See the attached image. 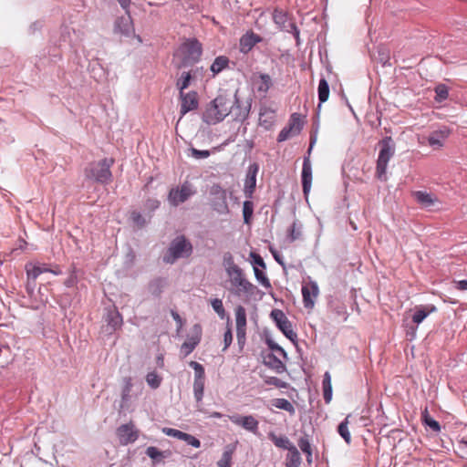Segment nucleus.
I'll return each mask as SVG.
<instances>
[{
  "instance_id": "obj_1",
  "label": "nucleus",
  "mask_w": 467,
  "mask_h": 467,
  "mask_svg": "<svg viewBox=\"0 0 467 467\" xmlns=\"http://www.w3.org/2000/svg\"><path fill=\"white\" fill-rule=\"evenodd\" d=\"M237 102L236 94H220L206 108L202 119L207 124H216L227 117Z\"/></svg>"
},
{
  "instance_id": "obj_2",
  "label": "nucleus",
  "mask_w": 467,
  "mask_h": 467,
  "mask_svg": "<svg viewBox=\"0 0 467 467\" xmlns=\"http://www.w3.org/2000/svg\"><path fill=\"white\" fill-rule=\"evenodd\" d=\"M231 285L230 291L238 297H249L254 295L255 286L244 276L243 270L235 264L231 263L226 268Z\"/></svg>"
},
{
  "instance_id": "obj_3",
  "label": "nucleus",
  "mask_w": 467,
  "mask_h": 467,
  "mask_svg": "<svg viewBox=\"0 0 467 467\" xmlns=\"http://www.w3.org/2000/svg\"><path fill=\"white\" fill-rule=\"evenodd\" d=\"M114 164L112 158H103L89 162L84 169L85 178L101 184H109L112 181L111 167Z\"/></svg>"
},
{
  "instance_id": "obj_4",
  "label": "nucleus",
  "mask_w": 467,
  "mask_h": 467,
  "mask_svg": "<svg viewBox=\"0 0 467 467\" xmlns=\"http://www.w3.org/2000/svg\"><path fill=\"white\" fill-rule=\"evenodd\" d=\"M379 148L376 165V176L380 181H386V171L389 160L394 156L396 144L390 136H386L378 142Z\"/></svg>"
},
{
  "instance_id": "obj_5",
  "label": "nucleus",
  "mask_w": 467,
  "mask_h": 467,
  "mask_svg": "<svg viewBox=\"0 0 467 467\" xmlns=\"http://www.w3.org/2000/svg\"><path fill=\"white\" fill-rule=\"evenodd\" d=\"M192 251V246L184 236L175 238L163 257V261L167 264H173L177 259L188 257Z\"/></svg>"
},
{
  "instance_id": "obj_6",
  "label": "nucleus",
  "mask_w": 467,
  "mask_h": 467,
  "mask_svg": "<svg viewBox=\"0 0 467 467\" xmlns=\"http://www.w3.org/2000/svg\"><path fill=\"white\" fill-rule=\"evenodd\" d=\"M182 62L178 67H186L197 62L202 55V46L196 39L186 40L179 49Z\"/></svg>"
},
{
  "instance_id": "obj_7",
  "label": "nucleus",
  "mask_w": 467,
  "mask_h": 467,
  "mask_svg": "<svg viewBox=\"0 0 467 467\" xmlns=\"http://www.w3.org/2000/svg\"><path fill=\"white\" fill-rule=\"evenodd\" d=\"M195 193L192 186L188 182H183L181 186L171 188L168 194V202L172 206H178L179 204L186 202L191 196Z\"/></svg>"
},
{
  "instance_id": "obj_8",
  "label": "nucleus",
  "mask_w": 467,
  "mask_h": 467,
  "mask_svg": "<svg viewBox=\"0 0 467 467\" xmlns=\"http://www.w3.org/2000/svg\"><path fill=\"white\" fill-rule=\"evenodd\" d=\"M202 329L201 325L195 324L192 329L191 333L188 336L187 339L181 347V352L184 355V357L188 356L190 353L193 351V349L197 347L202 339Z\"/></svg>"
},
{
  "instance_id": "obj_9",
  "label": "nucleus",
  "mask_w": 467,
  "mask_h": 467,
  "mask_svg": "<svg viewBox=\"0 0 467 467\" xmlns=\"http://www.w3.org/2000/svg\"><path fill=\"white\" fill-rule=\"evenodd\" d=\"M236 336L238 344L243 347L245 343L246 336V311L242 306H237L234 309Z\"/></svg>"
},
{
  "instance_id": "obj_10",
  "label": "nucleus",
  "mask_w": 467,
  "mask_h": 467,
  "mask_svg": "<svg viewBox=\"0 0 467 467\" xmlns=\"http://www.w3.org/2000/svg\"><path fill=\"white\" fill-rule=\"evenodd\" d=\"M116 433L121 445L132 443L139 438V431L135 429L132 422L120 425Z\"/></svg>"
},
{
  "instance_id": "obj_11",
  "label": "nucleus",
  "mask_w": 467,
  "mask_h": 467,
  "mask_svg": "<svg viewBox=\"0 0 467 467\" xmlns=\"http://www.w3.org/2000/svg\"><path fill=\"white\" fill-rule=\"evenodd\" d=\"M26 270L28 280L32 279L33 281L44 273H52L55 275H58L62 273L58 265H55L53 268H50L47 264H28L26 265Z\"/></svg>"
},
{
  "instance_id": "obj_12",
  "label": "nucleus",
  "mask_w": 467,
  "mask_h": 467,
  "mask_svg": "<svg viewBox=\"0 0 467 467\" xmlns=\"http://www.w3.org/2000/svg\"><path fill=\"white\" fill-rule=\"evenodd\" d=\"M126 11V16L118 17L114 24V33L123 36H130L134 35V26L130 11Z\"/></svg>"
},
{
  "instance_id": "obj_13",
  "label": "nucleus",
  "mask_w": 467,
  "mask_h": 467,
  "mask_svg": "<svg viewBox=\"0 0 467 467\" xmlns=\"http://www.w3.org/2000/svg\"><path fill=\"white\" fill-rule=\"evenodd\" d=\"M259 171V165L257 163H252L249 165L245 181L244 192L246 198L251 199L256 187V175Z\"/></svg>"
},
{
  "instance_id": "obj_14",
  "label": "nucleus",
  "mask_w": 467,
  "mask_h": 467,
  "mask_svg": "<svg viewBox=\"0 0 467 467\" xmlns=\"http://www.w3.org/2000/svg\"><path fill=\"white\" fill-rule=\"evenodd\" d=\"M181 99V109L180 113L181 117L184 116L189 111L194 110L198 108V94L195 91H191L188 93L180 92Z\"/></svg>"
},
{
  "instance_id": "obj_15",
  "label": "nucleus",
  "mask_w": 467,
  "mask_h": 467,
  "mask_svg": "<svg viewBox=\"0 0 467 467\" xmlns=\"http://www.w3.org/2000/svg\"><path fill=\"white\" fill-rule=\"evenodd\" d=\"M318 295V286L316 282H305L302 286L303 302L306 308H313L315 299Z\"/></svg>"
},
{
  "instance_id": "obj_16",
  "label": "nucleus",
  "mask_w": 467,
  "mask_h": 467,
  "mask_svg": "<svg viewBox=\"0 0 467 467\" xmlns=\"http://www.w3.org/2000/svg\"><path fill=\"white\" fill-rule=\"evenodd\" d=\"M228 418L234 424L241 426L253 433L257 432L259 422L254 416L231 415Z\"/></svg>"
},
{
  "instance_id": "obj_17",
  "label": "nucleus",
  "mask_w": 467,
  "mask_h": 467,
  "mask_svg": "<svg viewBox=\"0 0 467 467\" xmlns=\"http://www.w3.org/2000/svg\"><path fill=\"white\" fill-rule=\"evenodd\" d=\"M284 358L282 356L276 353H264L263 360L265 366L273 368L277 373H281L285 370Z\"/></svg>"
},
{
  "instance_id": "obj_18",
  "label": "nucleus",
  "mask_w": 467,
  "mask_h": 467,
  "mask_svg": "<svg viewBox=\"0 0 467 467\" xmlns=\"http://www.w3.org/2000/svg\"><path fill=\"white\" fill-rule=\"evenodd\" d=\"M302 187L303 192L307 197L312 183V167L308 157H305L302 169Z\"/></svg>"
},
{
  "instance_id": "obj_19",
  "label": "nucleus",
  "mask_w": 467,
  "mask_h": 467,
  "mask_svg": "<svg viewBox=\"0 0 467 467\" xmlns=\"http://www.w3.org/2000/svg\"><path fill=\"white\" fill-rule=\"evenodd\" d=\"M250 109L251 103L249 101L242 102L237 98V102L233 107L230 114H232L234 120L244 121L248 118Z\"/></svg>"
},
{
  "instance_id": "obj_20",
  "label": "nucleus",
  "mask_w": 467,
  "mask_h": 467,
  "mask_svg": "<svg viewBox=\"0 0 467 467\" xmlns=\"http://www.w3.org/2000/svg\"><path fill=\"white\" fill-rule=\"evenodd\" d=\"M105 321L107 323V331H109V333H112L119 329L123 323L122 316L117 309L109 310L105 317Z\"/></svg>"
},
{
  "instance_id": "obj_21",
  "label": "nucleus",
  "mask_w": 467,
  "mask_h": 467,
  "mask_svg": "<svg viewBox=\"0 0 467 467\" xmlns=\"http://www.w3.org/2000/svg\"><path fill=\"white\" fill-rule=\"evenodd\" d=\"M275 111L267 107H262L259 113V125L265 130H270L275 122Z\"/></svg>"
},
{
  "instance_id": "obj_22",
  "label": "nucleus",
  "mask_w": 467,
  "mask_h": 467,
  "mask_svg": "<svg viewBox=\"0 0 467 467\" xmlns=\"http://www.w3.org/2000/svg\"><path fill=\"white\" fill-rule=\"evenodd\" d=\"M413 197L421 207L426 209H431L436 203L440 202L436 196L422 191L414 192Z\"/></svg>"
},
{
  "instance_id": "obj_23",
  "label": "nucleus",
  "mask_w": 467,
  "mask_h": 467,
  "mask_svg": "<svg viewBox=\"0 0 467 467\" xmlns=\"http://www.w3.org/2000/svg\"><path fill=\"white\" fill-rule=\"evenodd\" d=\"M261 41V37L254 32H247L240 39V51L244 54H247L255 44Z\"/></svg>"
},
{
  "instance_id": "obj_24",
  "label": "nucleus",
  "mask_w": 467,
  "mask_h": 467,
  "mask_svg": "<svg viewBox=\"0 0 467 467\" xmlns=\"http://www.w3.org/2000/svg\"><path fill=\"white\" fill-rule=\"evenodd\" d=\"M449 130H440L431 132L428 138V142L431 147L441 148L443 145V140L449 136Z\"/></svg>"
},
{
  "instance_id": "obj_25",
  "label": "nucleus",
  "mask_w": 467,
  "mask_h": 467,
  "mask_svg": "<svg viewBox=\"0 0 467 467\" xmlns=\"http://www.w3.org/2000/svg\"><path fill=\"white\" fill-rule=\"evenodd\" d=\"M436 307L434 306H420L415 308V312L412 316V322L416 325L420 324L431 313L435 312Z\"/></svg>"
},
{
  "instance_id": "obj_26",
  "label": "nucleus",
  "mask_w": 467,
  "mask_h": 467,
  "mask_svg": "<svg viewBox=\"0 0 467 467\" xmlns=\"http://www.w3.org/2000/svg\"><path fill=\"white\" fill-rule=\"evenodd\" d=\"M272 318L275 321L278 327L284 332V334L288 337L290 340H292V330H285V324L286 323V317L283 313V311L279 309H274L271 312Z\"/></svg>"
},
{
  "instance_id": "obj_27",
  "label": "nucleus",
  "mask_w": 467,
  "mask_h": 467,
  "mask_svg": "<svg viewBox=\"0 0 467 467\" xmlns=\"http://www.w3.org/2000/svg\"><path fill=\"white\" fill-rule=\"evenodd\" d=\"M274 20L283 29L288 30L289 27H292V22L288 14L281 9L275 10Z\"/></svg>"
},
{
  "instance_id": "obj_28",
  "label": "nucleus",
  "mask_w": 467,
  "mask_h": 467,
  "mask_svg": "<svg viewBox=\"0 0 467 467\" xmlns=\"http://www.w3.org/2000/svg\"><path fill=\"white\" fill-rule=\"evenodd\" d=\"M235 447L232 444L225 446L221 459L217 462L218 467H231L232 458L234 453Z\"/></svg>"
},
{
  "instance_id": "obj_29",
  "label": "nucleus",
  "mask_w": 467,
  "mask_h": 467,
  "mask_svg": "<svg viewBox=\"0 0 467 467\" xmlns=\"http://www.w3.org/2000/svg\"><path fill=\"white\" fill-rule=\"evenodd\" d=\"M258 92L265 93L272 85L271 78L266 74H261L254 80Z\"/></svg>"
},
{
  "instance_id": "obj_30",
  "label": "nucleus",
  "mask_w": 467,
  "mask_h": 467,
  "mask_svg": "<svg viewBox=\"0 0 467 467\" xmlns=\"http://www.w3.org/2000/svg\"><path fill=\"white\" fill-rule=\"evenodd\" d=\"M323 387V397L326 403H329L332 400V385H331V376L329 372H325L323 376L322 381Z\"/></svg>"
},
{
  "instance_id": "obj_31",
  "label": "nucleus",
  "mask_w": 467,
  "mask_h": 467,
  "mask_svg": "<svg viewBox=\"0 0 467 467\" xmlns=\"http://www.w3.org/2000/svg\"><path fill=\"white\" fill-rule=\"evenodd\" d=\"M265 341L270 350L269 353H276L277 355L282 356L284 358H286V353L277 343L275 342V340L268 333H265Z\"/></svg>"
},
{
  "instance_id": "obj_32",
  "label": "nucleus",
  "mask_w": 467,
  "mask_h": 467,
  "mask_svg": "<svg viewBox=\"0 0 467 467\" xmlns=\"http://www.w3.org/2000/svg\"><path fill=\"white\" fill-rule=\"evenodd\" d=\"M298 447L300 450L306 453V461L308 464L312 463V448L309 442L308 435L305 434L304 437H301L298 441Z\"/></svg>"
},
{
  "instance_id": "obj_33",
  "label": "nucleus",
  "mask_w": 467,
  "mask_h": 467,
  "mask_svg": "<svg viewBox=\"0 0 467 467\" xmlns=\"http://www.w3.org/2000/svg\"><path fill=\"white\" fill-rule=\"evenodd\" d=\"M317 94L320 103H324L328 99L329 85L324 78L319 80Z\"/></svg>"
},
{
  "instance_id": "obj_34",
  "label": "nucleus",
  "mask_w": 467,
  "mask_h": 467,
  "mask_svg": "<svg viewBox=\"0 0 467 467\" xmlns=\"http://www.w3.org/2000/svg\"><path fill=\"white\" fill-rule=\"evenodd\" d=\"M229 59L227 57L220 56L217 57L211 66V70L213 74H218L228 67Z\"/></svg>"
},
{
  "instance_id": "obj_35",
  "label": "nucleus",
  "mask_w": 467,
  "mask_h": 467,
  "mask_svg": "<svg viewBox=\"0 0 467 467\" xmlns=\"http://www.w3.org/2000/svg\"><path fill=\"white\" fill-rule=\"evenodd\" d=\"M350 415H348L343 421L337 426L338 434L344 439V441L349 444L351 441L350 432L348 431V419Z\"/></svg>"
},
{
  "instance_id": "obj_36",
  "label": "nucleus",
  "mask_w": 467,
  "mask_h": 467,
  "mask_svg": "<svg viewBox=\"0 0 467 467\" xmlns=\"http://www.w3.org/2000/svg\"><path fill=\"white\" fill-rule=\"evenodd\" d=\"M421 420L422 422L429 426L433 431L438 432L441 431L440 423L430 416L427 408L421 412Z\"/></svg>"
},
{
  "instance_id": "obj_37",
  "label": "nucleus",
  "mask_w": 467,
  "mask_h": 467,
  "mask_svg": "<svg viewBox=\"0 0 467 467\" xmlns=\"http://www.w3.org/2000/svg\"><path fill=\"white\" fill-rule=\"evenodd\" d=\"M211 194L215 196V198L222 202V205L224 208H227L226 205V192L220 185H213L210 191Z\"/></svg>"
},
{
  "instance_id": "obj_38",
  "label": "nucleus",
  "mask_w": 467,
  "mask_h": 467,
  "mask_svg": "<svg viewBox=\"0 0 467 467\" xmlns=\"http://www.w3.org/2000/svg\"><path fill=\"white\" fill-rule=\"evenodd\" d=\"M269 438L276 447L290 450V441L286 437L277 436L274 433H269Z\"/></svg>"
},
{
  "instance_id": "obj_39",
  "label": "nucleus",
  "mask_w": 467,
  "mask_h": 467,
  "mask_svg": "<svg viewBox=\"0 0 467 467\" xmlns=\"http://www.w3.org/2000/svg\"><path fill=\"white\" fill-rule=\"evenodd\" d=\"M205 379H194L193 393L197 402H200L203 397Z\"/></svg>"
},
{
  "instance_id": "obj_40",
  "label": "nucleus",
  "mask_w": 467,
  "mask_h": 467,
  "mask_svg": "<svg viewBox=\"0 0 467 467\" xmlns=\"http://www.w3.org/2000/svg\"><path fill=\"white\" fill-rule=\"evenodd\" d=\"M254 213V203L251 201H245L243 205L244 222L249 224Z\"/></svg>"
},
{
  "instance_id": "obj_41",
  "label": "nucleus",
  "mask_w": 467,
  "mask_h": 467,
  "mask_svg": "<svg viewBox=\"0 0 467 467\" xmlns=\"http://www.w3.org/2000/svg\"><path fill=\"white\" fill-rule=\"evenodd\" d=\"M435 93H436V97H435V99L436 101L438 102H442L443 100H445L448 96H449V90H448V88L446 85L444 84H439L436 88H435Z\"/></svg>"
},
{
  "instance_id": "obj_42",
  "label": "nucleus",
  "mask_w": 467,
  "mask_h": 467,
  "mask_svg": "<svg viewBox=\"0 0 467 467\" xmlns=\"http://www.w3.org/2000/svg\"><path fill=\"white\" fill-rule=\"evenodd\" d=\"M191 78L192 75L190 72H182L181 78L177 81V87L180 89V92H183V90L189 87Z\"/></svg>"
},
{
  "instance_id": "obj_43",
  "label": "nucleus",
  "mask_w": 467,
  "mask_h": 467,
  "mask_svg": "<svg viewBox=\"0 0 467 467\" xmlns=\"http://www.w3.org/2000/svg\"><path fill=\"white\" fill-rule=\"evenodd\" d=\"M146 381L150 387L157 389L161 385V378L156 372H150L146 376Z\"/></svg>"
},
{
  "instance_id": "obj_44",
  "label": "nucleus",
  "mask_w": 467,
  "mask_h": 467,
  "mask_svg": "<svg viewBox=\"0 0 467 467\" xmlns=\"http://www.w3.org/2000/svg\"><path fill=\"white\" fill-rule=\"evenodd\" d=\"M190 366L194 369V379H205L204 368L200 363L191 361Z\"/></svg>"
},
{
  "instance_id": "obj_45",
  "label": "nucleus",
  "mask_w": 467,
  "mask_h": 467,
  "mask_svg": "<svg viewBox=\"0 0 467 467\" xmlns=\"http://www.w3.org/2000/svg\"><path fill=\"white\" fill-rule=\"evenodd\" d=\"M254 271L255 278L262 285H264L265 287H269L271 285L269 279L266 277L265 274L261 269H259L258 267H254Z\"/></svg>"
},
{
  "instance_id": "obj_46",
  "label": "nucleus",
  "mask_w": 467,
  "mask_h": 467,
  "mask_svg": "<svg viewBox=\"0 0 467 467\" xmlns=\"http://www.w3.org/2000/svg\"><path fill=\"white\" fill-rule=\"evenodd\" d=\"M211 305L217 315L221 318H223L225 316V309L223 307V301L219 298H215L212 300Z\"/></svg>"
},
{
  "instance_id": "obj_47",
  "label": "nucleus",
  "mask_w": 467,
  "mask_h": 467,
  "mask_svg": "<svg viewBox=\"0 0 467 467\" xmlns=\"http://www.w3.org/2000/svg\"><path fill=\"white\" fill-rule=\"evenodd\" d=\"M272 405L275 406V408L282 409L285 410H292V404L285 399H275L272 401Z\"/></svg>"
},
{
  "instance_id": "obj_48",
  "label": "nucleus",
  "mask_w": 467,
  "mask_h": 467,
  "mask_svg": "<svg viewBox=\"0 0 467 467\" xmlns=\"http://www.w3.org/2000/svg\"><path fill=\"white\" fill-rule=\"evenodd\" d=\"M146 454L152 460H161L164 457L163 451H161L158 448L154 446H150L146 450Z\"/></svg>"
},
{
  "instance_id": "obj_49",
  "label": "nucleus",
  "mask_w": 467,
  "mask_h": 467,
  "mask_svg": "<svg viewBox=\"0 0 467 467\" xmlns=\"http://www.w3.org/2000/svg\"><path fill=\"white\" fill-rule=\"evenodd\" d=\"M162 432L167 436H171L178 440H182L185 435V432L172 428H163Z\"/></svg>"
},
{
  "instance_id": "obj_50",
  "label": "nucleus",
  "mask_w": 467,
  "mask_h": 467,
  "mask_svg": "<svg viewBox=\"0 0 467 467\" xmlns=\"http://www.w3.org/2000/svg\"><path fill=\"white\" fill-rule=\"evenodd\" d=\"M291 131H292V122H289V123L287 124V126H286V127H285V128L280 131V133L278 134L277 141H278V142H282V141H285V140H286L287 139H289L290 134H291Z\"/></svg>"
},
{
  "instance_id": "obj_51",
  "label": "nucleus",
  "mask_w": 467,
  "mask_h": 467,
  "mask_svg": "<svg viewBox=\"0 0 467 467\" xmlns=\"http://www.w3.org/2000/svg\"><path fill=\"white\" fill-rule=\"evenodd\" d=\"M182 441H184L189 445H191L194 448H200V446H201V441L196 437H194L189 433H186V432Z\"/></svg>"
},
{
  "instance_id": "obj_52",
  "label": "nucleus",
  "mask_w": 467,
  "mask_h": 467,
  "mask_svg": "<svg viewBox=\"0 0 467 467\" xmlns=\"http://www.w3.org/2000/svg\"><path fill=\"white\" fill-rule=\"evenodd\" d=\"M192 156L195 159H205L208 158L211 155V152L209 150H197L195 148L190 149Z\"/></svg>"
},
{
  "instance_id": "obj_53",
  "label": "nucleus",
  "mask_w": 467,
  "mask_h": 467,
  "mask_svg": "<svg viewBox=\"0 0 467 467\" xmlns=\"http://www.w3.org/2000/svg\"><path fill=\"white\" fill-rule=\"evenodd\" d=\"M305 124V120L303 119L300 114L294 112V132L300 131Z\"/></svg>"
},
{
  "instance_id": "obj_54",
  "label": "nucleus",
  "mask_w": 467,
  "mask_h": 467,
  "mask_svg": "<svg viewBox=\"0 0 467 467\" xmlns=\"http://www.w3.org/2000/svg\"><path fill=\"white\" fill-rule=\"evenodd\" d=\"M233 342V334H232V329L229 326H227V329L223 335V343H224V347L223 348V350H226L230 345L232 344Z\"/></svg>"
},
{
  "instance_id": "obj_55",
  "label": "nucleus",
  "mask_w": 467,
  "mask_h": 467,
  "mask_svg": "<svg viewBox=\"0 0 467 467\" xmlns=\"http://www.w3.org/2000/svg\"><path fill=\"white\" fill-rule=\"evenodd\" d=\"M251 255L253 257V263L254 265V267L265 268V264L263 258L259 254L252 253Z\"/></svg>"
},
{
  "instance_id": "obj_56",
  "label": "nucleus",
  "mask_w": 467,
  "mask_h": 467,
  "mask_svg": "<svg viewBox=\"0 0 467 467\" xmlns=\"http://www.w3.org/2000/svg\"><path fill=\"white\" fill-rule=\"evenodd\" d=\"M130 216H131L132 221L136 224L142 226L145 223L144 218L139 212H136V211L132 212Z\"/></svg>"
},
{
  "instance_id": "obj_57",
  "label": "nucleus",
  "mask_w": 467,
  "mask_h": 467,
  "mask_svg": "<svg viewBox=\"0 0 467 467\" xmlns=\"http://www.w3.org/2000/svg\"><path fill=\"white\" fill-rule=\"evenodd\" d=\"M296 400L294 399V404H296L298 408H305L306 407V400L302 397H300V395L298 393H296Z\"/></svg>"
},
{
  "instance_id": "obj_58",
  "label": "nucleus",
  "mask_w": 467,
  "mask_h": 467,
  "mask_svg": "<svg viewBox=\"0 0 467 467\" xmlns=\"http://www.w3.org/2000/svg\"><path fill=\"white\" fill-rule=\"evenodd\" d=\"M146 206L151 210L157 209L160 206V202L157 200H148Z\"/></svg>"
},
{
  "instance_id": "obj_59",
  "label": "nucleus",
  "mask_w": 467,
  "mask_h": 467,
  "mask_svg": "<svg viewBox=\"0 0 467 467\" xmlns=\"http://www.w3.org/2000/svg\"><path fill=\"white\" fill-rule=\"evenodd\" d=\"M130 389H131V382H130V379H128L127 380V384H126V387L123 390V394H122V399L123 400H126L127 397L129 396V393L130 391Z\"/></svg>"
},
{
  "instance_id": "obj_60",
  "label": "nucleus",
  "mask_w": 467,
  "mask_h": 467,
  "mask_svg": "<svg viewBox=\"0 0 467 467\" xmlns=\"http://www.w3.org/2000/svg\"><path fill=\"white\" fill-rule=\"evenodd\" d=\"M300 463V453L297 449L294 446V467H297Z\"/></svg>"
},
{
  "instance_id": "obj_61",
  "label": "nucleus",
  "mask_w": 467,
  "mask_h": 467,
  "mask_svg": "<svg viewBox=\"0 0 467 467\" xmlns=\"http://www.w3.org/2000/svg\"><path fill=\"white\" fill-rule=\"evenodd\" d=\"M124 10H128L131 4L130 0H117Z\"/></svg>"
},
{
  "instance_id": "obj_62",
  "label": "nucleus",
  "mask_w": 467,
  "mask_h": 467,
  "mask_svg": "<svg viewBox=\"0 0 467 467\" xmlns=\"http://www.w3.org/2000/svg\"><path fill=\"white\" fill-rule=\"evenodd\" d=\"M379 54L380 56V61H381L382 65L386 66L389 61V57L387 55H385V53L382 51H379Z\"/></svg>"
},
{
  "instance_id": "obj_63",
  "label": "nucleus",
  "mask_w": 467,
  "mask_h": 467,
  "mask_svg": "<svg viewBox=\"0 0 467 467\" xmlns=\"http://www.w3.org/2000/svg\"><path fill=\"white\" fill-rule=\"evenodd\" d=\"M457 288L460 290L467 289V280H461L457 283Z\"/></svg>"
},
{
  "instance_id": "obj_64",
  "label": "nucleus",
  "mask_w": 467,
  "mask_h": 467,
  "mask_svg": "<svg viewBox=\"0 0 467 467\" xmlns=\"http://www.w3.org/2000/svg\"><path fill=\"white\" fill-rule=\"evenodd\" d=\"M293 30H294V38L296 39V45L298 46L300 44L299 30L297 29V27L295 25H294Z\"/></svg>"
}]
</instances>
